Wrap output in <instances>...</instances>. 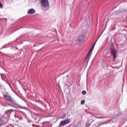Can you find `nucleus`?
Listing matches in <instances>:
<instances>
[{
	"label": "nucleus",
	"mask_w": 127,
	"mask_h": 127,
	"mask_svg": "<svg viewBox=\"0 0 127 127\" xmlns=\"http://www.w3.org/2000/svg\"><path fill=\"white\" fill-rule=\"evenodd\" d=\"M40 3L43 10H47L49 8V1L48 0H41Z\"/></svg>",
	"instance_id": "f257e3e1"
},
{
	"label": "nucleus",
	"mask_w": 127,
	"mask_h": 127,
	"mask_svg": "<svg viewBox=\"0 0 127 127\" xmlns=\"http://www.w3.org/2000/svg\"><path fill=\"white\" fill-rule=\"evenodd\" d=\"M3 97L8 102H10L12 104V107H14L15 108L16 107V104L15 103L14 100L13 98L10 96V95H8V94H5L3 95Z\"/></svg>",
	"instance_id": "f03ea898"
},
{
	"label": "nucleus",
	"mask_w": 127,
	"mask_h": 127,
	"mask_svg": "<svg viewBox=\"0 0 127 127\" xmlns=\"http://www.w3.org/2000/svg\"><path fill=\"white\" fill-rule=\"evenodd\" d=\"M110 53L113 57V61L117 60V50L115 48H112L110 49Z\"/></svg>",
	"instance_id": "7ed1b4c3"
},
{
	"label": "nucleus",
	"mask_w": 127,
	"mask_h": 127,
	"mask_svg": "<svg viewBox=\"0 0 127 127\" xmlns=\"http://www.w3.org/2000/svg\"><path fill=\"white\" fill-rule=\"evenodd\" d=\"M71 122V119L70 118H67L65 120H63L61 121L59 127H64V126H65V125H68V124H70Z\"/></svg>",
	"instance_id": "20e7f679"
},
{
	"label": "nucleus",
	"mask_w": 127,
	"mask_h": 127,
	"mask_svg": "<svg viewBox=\"0 0 127 127\" xmlns=\"http://www.w3.org/2000/svg\"><path fill=\"white\" fill-rule=\"evenodd\" d=\"M10 46H11V47H15V46H16V45H15V41L10 42L8 44L4 46L2 48H1V49L3 48H7V47H9Z\"/></svg>",
	"instance_id": "39448f33"
},
{
	"label": "nucleus",
	"mask_w": 127,
	"mask_h": 127,
	"mask_svg": "<svg viewBox=\"0 0 127 127\" xmlns=\"http://www.w3.org/2000/svg\"><path fill=\"white\" fill-rule=\"evenodd\" d=\"M95 45H96V43H95L94 44V45H92L91 49H90V50L88 52V54H87L86 57H85L86 60H88V59L89 58V57L90 56L91 53L94 50Z\"/></svg>",
	"instance_id": "423d86ee"
},
{
	"label": "nucleus",
	"mask_w": 127,
	"mask_h": 127,
	"mask_svg": "<svg viewBox=\"0 0 127 127\" xmlns=\"http://www.w3.org/2000/svg\"><path fill=\"white\" fill-rule=\"evenodd\" d=\"M83 39H84V37L82 35L79 36L76 39L75 42L76 43H80Z\"/></svg>",
	"instance_id": "0eeeda50"
},
{
	"label": "nucleus",
	"mask_w": 127,
	"mask_h": 127,
	"mask_svg": "<svg viewBox=\"0 0 127 127\" xmlns=\"http://www.w3.org/2000/svg\"><path fill=\"white\" fill-rule=\"evenodd\" d=\"M11 112H13V110L10 109L6 111L4 114V117H6V116H7V117L8 118V117H9V115L11 114Z\"/></svg>",
	"instance_id": "6e6552de"
},
{
	"label": "nucleus",
	"mask_w": 127,
	"mask_h": 127,
	"mask_svg": "<svg viewBox=\"0 0 127 127\" xmlns=\"http://www.w3.org/2000/svg\"><path fill=\"white\" fill-rule=\"evenodd\" d=\"M33 13H35V9L34 8H31L28 10V14H33Z\"/></svg>",
	"instance_id": "1a4fd4ad"
},
{
	"label": "nucleus",
	"mask_w": 127,
	"mask_h": 127,
	"mask_svg": "<svg viewBox=\"0 0 127 127\" xmlns=\"http://www.w3.org/2000/svg\"><path fill=\"white\" fill-rule=\"evenodd\" d=\"M110 122H111V121L109 120L105 122H101L99 124L98 127H101V126H103V125H105V124L107 125V124H109V123H110Z\"/></svg>",
	"instance_id": "9d476101"
},
{
	"label": "nucleus",
	"mask_w": 127,
	"mask_h": 127,
	"mask_svg": "<svg viewBox=\"0 0 127 127\" xmlns=\"http://www.w3.org/2000/svg\"><path fill=\"white\" fill-rule=\"evenodd\" d=\"M5 124H6V121H4L2 119H0V127H1L3 125H5Z\"/></svg>",
	"instance_id": "9b49d317"
},
{
	"label": "nucleus",
	"mask_w": 127,
	"mask_h": 127,
	"mask_svg": "<svg viewBox=\"0 0 127 127\" xmlns=\"http://www.w3.org/2000/svg\"><path fill=\"white\" fill-rule=\"evenodd\" d=\"M17 108L19 109H23L24 110H26V108L22 106L21 105H17Z\"/></svg>",
	"instance_id": "f8f14e48"
},
{
	"label": "nucleus",
	"mask_w": 127,
	"mask_h": 127,
	"mask_svg": "<svg viewBox=\"0 0 127 127\" xmlns=\"http://www.w3.org/2000/svg\"><path fill=\"white\" fill-rule=\"evenodd\" d=\"M0 8H3V5H2V3L0 1Z\"/></svg>",
	"instance_id": "ddd939ff"
},
{
	"label": "nucleus",
	"mask_w": 127,
	"mask_h": 127,
	"mask_svg": "<svg viewBox=\"0 0 127 127\" xmlns=\"http://www.w3.org/2000/svg\"><path fill=\"white\" fill-rule=\"evenodd\" d=\"M85 104V100H82L81 101V105H84Z\"/></svg>",
	"instance_id": "4468645a"
},
{
	"label": "nucleus",
	"mask_w": 127,
	"mask_h": 127,
	"mask_svg": "<svg viewBox=\"0 0 127 127\" xmlns=\"http://www.w3.org/2000/svg\"><path fill=\"white\" fill-rule=\"evenodd\" d=\"M82 95H86V94H87V92H86V91L83 90V91L82 92Z\"/></svg>",
	"instance_id": "2eb2a0df"
},
{
	"label": "nucleus",
	"mask_w": 127,
	"mask_h": 127,
	"mask_svg": "<svg viewBox=\"0 0 127 127\" xmlns=\"http://www.w3.org/2000/svg\"><path fill=\"white\" fill-rule=\"evenodd\" d=\"M91 126V123L89 124L88 122L86 123V127H89Z\"/></svg>",
	"instance_id": "dca6fc26"
},
{
	"label": "nucleus",
	"mask_w": 127,
	"mask_h": 127,
	"mask_svg": "<svg viewBox=\"0 0 127 127\" xmlns=\"http://www.w3.org/2000/svg\"><path fill=\"white\" fill-rule=\"evenodd\" d=\"M97 119H102L101 117H96Z\"/></svg>",
	"instance_id": "f3484780"
},
{
	"label": "nucleus",
	"mask_w": 127,
	"mask_h": 127,
	"mask_svg": "<svg viewBox=\"0 0 127 127\" xmlns=\"http://www.w3.org/2000/svg\"><path fill=\"white\" fill-rule=\"evenodd\" d=\"M61 119H64V117H62Z\"/></svg>",
	"instance_id": "a211bd4d"
},
{
	"label": "nucleus",
	"mask_w": 127,
	"mask_h": 127,
	"mask_svg": "<svg viewBox=\"0 0 127 127\" xmlns=\"http://www.w3.org/2000/svg\"><path fill=\"white\" fill-rule=\"evenodd\" d=\"M116 14H119V12L116 13Z\"/></svg>",
	"instance_id": "6ab92c4d"
},
{
	"label": "nucleus",
	"mask_w": 127,
	"mask_h": 127,
	"mask_svg": "<svg viewBox=\"0 0 127 127\" xmlns=\"http://www.w3.org/2000/svg\"><path fill=\"white\" fill-rule=\"evenodd\" d=\"M7 121H8V118L7 119Z\"/></svg>",
	"instance_id": "aec40b11"
},
{
	"label": "nucleus",
	"mask_w": 127,
	"mask_h": 127,
	"mask_svg": "<svg viewBox=\"0 0 127 127\" xmlns=\"http://www.w3.org/2000/svg\"><path fill=\"white\" fill-rule=\"evenodd\" d=\"M66 77H68V75H66Z\"/></svg>",
	"instance_id": "412c9836"
},
{
	"label": "nucleus",
	"mask_w": 127,
	"mask_h": 127,
	"mask_svg": "<svg viewBox=\"0 0 127 127\" xmlns=\"http://www.w3.org/2000/svg\"><path fill=\"white\" fill-rule=\"evenodd\" d=\"M122 12V13H123V12Z\"/></svg>",
	"instance_id": "4be33fe9"
}]
</instances>
